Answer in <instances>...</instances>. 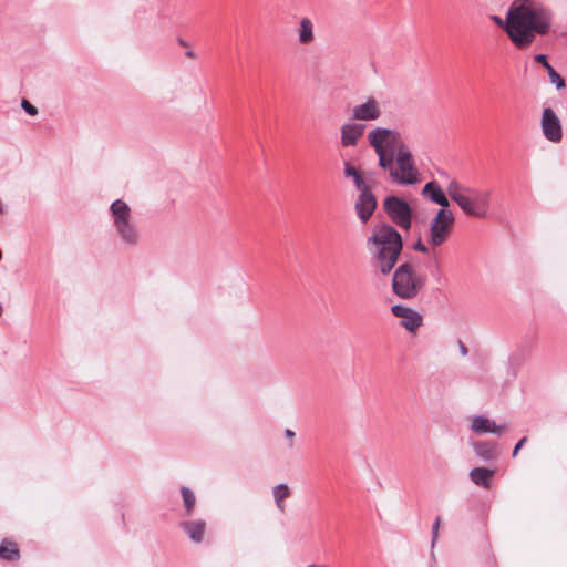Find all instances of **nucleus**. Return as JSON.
Segmentation results:
<instances>
[{"instance_id":"nucleus-1","label":"nucleus","mask_w":567,"mask_h":567,"mask_svg":"<svg viewBox=\"0 0 567 567\" xmlns=\"http://www.w3.org/2000/svg\"><path fill=\"white\" fill-rule=\"evenodd\" d=\"M368 142L378 156L379 167L388 172L393 183L406 186L420 182L414 157L400 132L379 126L368 133Z\"/></svg>"},{"instance_id":"nucleus-2","label":"nucleus","mask_w":567,"mask_h":567,"mask_svg":"<svg viewBox=\"0 0 567 567\" xmlns=\"http://www.w3.org/2000/svg\"><path fill=\"white\" fill-rule=\"evenodd\" d=\"M553 24V12L536 0H515L506 14L504 27L511 41L525 49L536 35H545Z\"/></svg>"},{"instance_id":"nucleus-3","label":"nucleus","mask_w":567,"mask_h":567,"mask_svg":"<svg viewBox=\"0 0 567 567\" xmlns=\"http://www.w3.org/2000/svg\"><path fill=\"white\" fill-rule=\"evenodd\" d=\"M365 245L371 260L380 274L382 276L390 275L403 250L401 234L389 223L382 221L372 227Z\"/></svg>"},{"instance_id":"nucleus-4","label":"nucleus","mask_w":567,"mask_h":567,"mask_svg":"<svg viewBox=\"0 0 567 567\" xmlns=\"http://www.w3.org/2000/svg\"><path fill=\"white\" fill-rule=\"evenodd\" d=\"M446 192L466 215L480 218L487 215L491 205L489 190H478L451 179Z\"/></svg>"},{"instance_id":"nucleus-5","label":"nucleus","mask_w":567,"mask_h":567,"mask_svg":"<svg viewBox=\"0 0 567 567\" xmlns=\"http://www.w3.org/2000/svg\"><path fill=\"white\" fill-rule=\"evenodd\" d=\"M393 270L392 291L396 297L412 300L424 290L429 280L427 275L412 262H402Z\"/></svg>"},{"instance_id":"nucleus-6","label":"nucleus","mask_w":567,"mask_h":567,"mask_svg":"<svg viewBox=\"0 0 567 567\" xmlns=\"http://www.w3.org/2000/svg\"><path fill=\"white\" fill-rule=\"evenodd\" d=\"M112 227L115 236L126 247L137 246L141 241V233L134 220L131 207L122 199H116L110 205Z\"/></svg>"},{"instance_id":"nucleus-7","label":"nucleus","mask_w":567,"mask_h":567,"mask_svg":"<svg viewBox=\"0 0 567 567\" xmlns=\"http://www.w3.org/2000/svg\"><path fill=\"white\" fill-rule=\"evenodd\" d=\"M454 221V214L450 209H439L430 224L429 244L433 247L442 246L450 237Z\"/></svg>"},{"instance_id":"nucleus-8","label":"nucleus","mask_w":567,"mask_h":567,"mask_svg":"<svg viewBox=\"0 0 567 567\" xmlns=\"http://www.w3.org/2000/svg\"><path fill=\"white\" fill-rule=\"evenodd\" d=\"M383 209L390 220L404 230L412 226V209L409 203L398 196H388L383 202Z\"/></svg>"},{"instance_id":"nucleus-9","label":"nucleus","mask_w":567,"mask_h":567,"mask_svg":"<svg viewBox=\"0 0 567 567\" xmlns=\"http://www.w3.org/2000/svg\"><path fill=\"white\" fill-rule=\"evenodd\" d=\"M377 207L378 200L371 188L360 192L354 200V210L362 224L370 220Z\"/></svg>"},{"instance_id":"nucleus-10","label":"nucleus","mask_w":567,"mask_h":567,"mask_svg":"<svg viewBox=\"0 0 567 567\" xmlns=\"http://www.w3.org/2000/svg\"><path fill=\"white\" fill-rule=\"evenodd\" d=\"M540 126L546 140L553 143H559L561 141V123L559 117L550 107L544 109L542 114Z\"/></svg>"},{"instance_id":"nucleus-11","label":"nucleus","mask_w":567,"mask_h":567,"mask_svg":"<svg viewBox=\"0 0 567 567\" xmlns=\"http://www.w3.org/2000/svg\"><path fill=\"white\" fill-rule=\"evenodd\" d=\"M391 312L394 317L401 319V327L409 332H415L423 324L422 315L411 307L394 305L391 307Z\"/></svg>"},{"instance_id":"nucleus-12","label":"nucleus","mask_w":567,"mask_h":567,"mask_svg":"<svg viewBox=\"0 0 567 567\" xmlns=\"http://www.w3.org/2000/svg\"><path fill=\"white\" fill-rule=\"evenodd\" d=\"M471 431L476 434L492 433L502 436L507 430V424H496L493 420L485 415H476L472 419Z\"/></svg>"},{"instance_id":"nucleus-13","label":"nucleus","mask_w":567,"mask_h":567,"mask_svg":"<svg viewBox=\"0 0 567 567\" xmlns=\"http://www.w3.org/2000/svg\"><path fill=\"white\" fill-rule=\"evenodd\" d=\"M380 116L381 109L374 97H369L365 102L355 105L351 112V117L355 121H375Z\"/></svg>"},{"instance_id":"nucleus-14","label":"nucleus","mask_w":567,"mask_h":567,"mask_svg":"<svg viewBox=\"0 0 567 567\" xmlns=\"http://www.w3.org/2000/svg\"><path fill=\"white\" fill-rule=\"evenodd\" d=\"M364 125L359 123H346L341 126V144L343 147H351L358 144L364 133Z\"/></svg>"},{"instance_id":"nucleus-15","label":"nucleus","mask_w":567,"mask_h":567,"mask_svg":"<svg viewBox=\"0 0 567 567\" xmlns=\"http://www.w3.org/2000/svg\"><path fill=\"white\" fill-rule=\"evenodd\" d=\"M422 195L427 197L431 202L440 205L442 207L441 209H446L450 206L446 195L436 181L426 183L422 189Z\"/></svg>"},{"instance_id":"nucleus-16","label":"nucleus","mask_w":567,"mask_h":567,"mask_svg":"<svg viewBox=\"0 0 567 567\" xmlns=\"http://www.w3.org/2000/svg\"><path fill=\"white\" fill-rule=\"evenodd\" d=\"M179 526L187 534L190 540L197 544L203 542L206 529V523L204 519L183 520Z\"/></svg>"},{"instance_id":"nucleus-17","label":"nucleus","mask_w":567,"mask_h":567,"mask_svg":"<svg viewBox=\"0 0 567 567\" xmlns=\"http://www.w3.org/2000/svg\"><path fill=\"white\" fill-rule=\"evenodd\" d=\"M343 174L344 177L352 179L354 187L359 193L371 188L364 181L360 171L357 169L350 162L343 163Z\"/></svg>"},{"instance_id":"nucleus-18","label":"nucleus","mask_w":567,"mask_h":567,"mask_svg":"<svg viewBox=\"0 0 567 567\" xmlns=\"http://www.w3.org/2000/svg\"><path fill=\"white\" fill-rule=\"evenodd\" d=\"M473 450L477 457L485 462H489L497 456V445L492 442H475L473 443Z\"/></svg>"},{"instance_id":"nucleus-19","label":"nucleus","mask_w":567,"mask_h":567,"mask_svg":"<svg viewBox=\"0 0 567 567\" xmlns=\"http://www.w3.org/2000/svg\"><path fill=\"white\" fill-rule=\"evenodd\" d=\"M315 41V27L309 18H302L299 22L298 42L308 45Z\"/></svg>"},{"instance_id":"nucleus-20","label":"nucleus","mask_w":567,"mask_h":567,"mask_svg":"<svg viewBox=\"0 0 567 567\" xmlns=\"http://www.w3.org/2000/svg\"><path fill=\"white\" fill-rule=\"evenodd\" d=\"M494 475V471L485 467H474L470 472L471 481L477 485L488 488L491 485V478Z\"/></svg>"},{"instance_id":"nucleus-21","label":"nucleus","mask_w":567,"mask_h":567,"mask_svg":"<svg viewBox=\"0 0 567 567\" xmlns=\"http://www.w3.org/2000/svg\"><path fill=\"white\" fill-rule=\"evenodd\" d=\"M181 494L185 509L184 515L192 516L196 504V496L194 492L187 486L181 487Z\"/></svg>"},{"instance_id":"nucleus-22","label":"nucleus","mask_w":567,"mask_h":567,"mask_svg":"<svg viewBox=\"0 0 567 567\" xmlns=\"http://www.w3.org/2000/svg\"><path fill=\"white\" fill-rule=\"evenodd\" d=\"M290 495V491H289V487L287 484H278L274 487L272 489V496H274V499H275V503H276V506L278 507V509H280L281 512L285 511V504H284V499H286L287 497H289Z\"/></svg>"},{"instance_id":"nucleus-23","label":"nucleus","mask_w":567,"mask_h":567,"mask_svg":"<svg viewBox=\"0 0 567 567\" xmlns=\"http://www.w3.org/2000/svg\"><path fill=\"white\" fill-rule=\"evenodd\" d=\"M0 558L7 560H17L19 558V549L13 542H2L0 544Z\"/></svg>"},{"instance_id":"nucleus-24","label":"nucleus","mask_w":567,"mask_h":567,"mask_svg":"<svg viewBox=\"0 0 567 567\" xmlns=\"http://www.w3.org/2000/svg\"><path fill=\"white\" fill-rule=\"evenodd\" d=\"M547 72L550 82L555 84L557 89H563L566 86L564 79L556 72V70L553 66H550V69H548Z\"/></svg>"},{"instance_id":"nucleus-25","label":"nucleus","mask_w":567,"mask_h":567,"mask_svg":"<svg viewBox=\"0 0 567 567\" xmlns=\"http://www.w3.org/2000/svg\"><path fill=\"white\" fill-rule=\"evenodd\" d=\"M21 107L31 116L38 114V109L25 99L21 101Z\"/></svg>"},{"instance_id":"nucleus-26","label":"nucleus","mask_w":567,"mask_h":567,"mask_svg":"<svg viewBox=\"0 0 567 567\" xmlns=\"http://www.w3.org/2000/svg\"><path fill=\"white\" fill-rule=\"evenodd\" d=\"M441 525V518L437 516L432 525V546H434L439 536V529Z\"/></svg>"},{"instance_id":"nucleus-27","label":"nucleus","mask_w":567,"mask_h":567,"mask_svg":"<svg viewBox=\"0 0 567 567\" xmlns=\"http://www.w3.org/2000/svg\"><path fill=\"white\" fill-rule=\"evenodd\" d=\"M535 61L540 63L546 70L550 69V64L547 60V55L546 54H543V53H538L535 55Z\"/></svg>"},{"instance_id":"nucleus-28","label":"nucleus","mask_w":567,"mask_h":567,"mask_svg":"<svg viewBox=\"0 0 567 567\" xmlns=\"http://www.w3.org/2000/svg\"><path fill=\"white\" fill-rule=\"evenodd\" d=\"M413 249L419 251V252H422V254H427L429 252V248L426 245H424L421 240H417L414 245H413Z\"/></svg>"},{"instance_id":"nucleus-29","label":"nucleus","mask_w":567,"mask_h":567,"mask_svg":"<svg viewBox=\"0 0 567 567\" xmlns=\"http://www.w3.org/2000/svg\"><path fill=\"white\" fill-rule=\"evenodd\" d=\"M526 442H527V437H526V436H524V437H522V439L516 443V445L514 446V450H513V456H514V457L518 454L519 450L525 445V443H526Z\"/></svg>"},{"instance_id":"nucleus-30","label":"nucleus","mask_w":567,"mask_h":567,"mask_svg":"<svg viewBox=\"0 0 567 567\" xmlns=\"http://www.w3.org/2000/svg\"><path fill=\"white\" fill-rule=\"evenodd\" d=\"M458 347H460L461 354L463 357L467 355V353H468L467 347L462 341H458Z\"/></svg>"},{"instance_id":"nucleus-31","label":"nucleus","mask_w":567,"mask_h":567,"mask_svg":"<svg viewBox=\"0 0 567 567\" xmlns=\"http://www.w3.org/2000/svg\"><path fill=\"white\" fill-rule=\"evenodd\" d=\"M437 173H439V175H440L441 177L445 178L447 182H450L451 179H453V178L449 175V173H447L446 171L441 169V171H439ZM449 184H450V183H447V185H449Z\"/></svg>"},{"instance_id":"nucleus-32","label":"nucleus","mask_w":567,"mask_h":567,"mask_svg":"<svg viewBox=\"0 0 567 567\" xmlns=\"http://www.w3.org/2000/svg\"><path fill=\"white\" fill-rule=\"evenodd\" d=\"M285 435L288 439H293L295 437V432L292 430H290V429H286Z\"/></svg>"},{"instance_id":"nucleus-33","label":"nucleus","mask_w":567,"mask_h":567,"mask_svg":"<svg viewBox=\"0 0 567 567\" xmlns=\"http://www.w3.org/2000/svg\"><path fill=\"white\" fill-rule=\"evenodd\" d=\"M308 567H326V566L324 565L310 564V565H308Z\"/></svg>"},{"instance_id":"nucleus-34","label":"nucleus","mask_w":567,"mask_h":567,"mask_svg":"<svg viewBox=\"0 0 567 567\" xmlns=\"http://www.w3.org/2000/svg\"><path fill=\"white\" fill-rule=\"evenodd\" d=\"M186 55H187V56H189V58H193V56H194V53H193V51H187V52H186Z\"/></svg>"}]
</instances>
